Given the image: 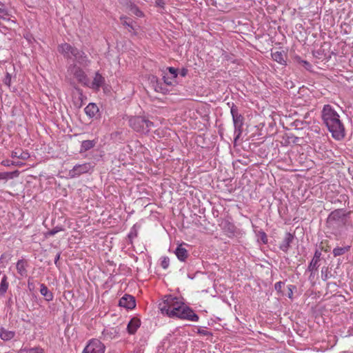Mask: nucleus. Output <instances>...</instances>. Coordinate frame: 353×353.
<instances>
[{
    "instance_id": "f257e3e1",
    "label": "nucleus",
    "mask_w": 353,
    "mask_h": 353,
    "mask_svg": "<svg viewBox=\"0 0 353 353\" xmlns=\"http://www.w3.org/2000/svg\"><path fill=\"white\" fill-rule=\"evenodd\" d=\"M159 313L163 316L197 322L199 316L194 310L172 295H165L158 305Z\"/></svg>"
},
{
    "instance_id": "f03ea898",
    "label": "nucleus",
    "mask_w": 353,
    "mask_h": 353,
    "mask_svg": "<svg viewBox=\"0 0 353 353\" xmlns=\"http://www.w3.org/2000/svg\"><path fill=\"white\" fill-rule=\"evenodd\" d=\"M321 117L334 139L341 141L345 138V126L333 106L330 104L324 105L321 112Z\"/></svg>"
},
{
    "instance_id": "7ed1b4c3",
    "label": "nucleus",
    "mask_w": 353,
    "mask_h": 353,
    "mask_svg": "<svg viewBox=\"0 0 353 353\" xmlns=\"http://www.w3.org/2000/svg\"><path fill=\"white\" fill-rule=\"evenodd\" d=\"M346 216L347 214L344 209L332 211L326 220L327 228L335 236L341 234L346 224Z\"/></svg>"
},
{
    "instance_id": "20e7f679",
    "label": "nucleus",
    "mask_w": 353,
    "mask_h": 353,
    "mask_svg": "<svg viewBox=\"0 0 353 353\" xmlns=\"http://www.w3.org/2000/svg\"><path fill=\"white\" fill-rule=\"evenodd\" d=\"M58 51L67 59L74 57L77 63L83 67H87L90 63V60L83 51L79 50L68 43L59 45Z\"/></svg>"
},
{
    "instance_id": "39448f33",
    "label": "nucleus",
    "mask_w": 353,
    "mask_h": 353,
    "mask_svg": "<svg viewBox=\"0 0 353 353\" xmlns=\"http://www.w3.org/2000/svg\"><path fill=\"white\" fill-rule=\"evenodd\" d=\"M230 113L234 125V141L236 142L243 133L244 117L242 114L239 113V109L234 103H232V105L230 106Z\"/></svg>"
},
{
    "instance_id": "423d86ee",
    "label": "nucleus",
    "mask_w": 353,
    "mask_h": 353,
    "mask_svg": "<svg viewBox=\"0 0 353 353\" xmlns=\"http://www.w3.org/2000/svg\"><path fill=\"white\" fill-rule=\"evenodd\" d=\"M129 124L135 131L147 134L153 123L144 117H133L129 120Z\"/></svg>"
},
{
    "instance_id": "0eeeda50",
    "label": "nucleus",
    "mask_w": 353,
    "mask_h": 353,
    "mask_svg": "<svg viewBox=\"0 0 353 353\" xmlns=\"http://www.w3.org/2000/svg\"><path fill=\"white\" fill-rule=\"evenodd\" d=\"M68 72L73 74L78 81L85 85H88V79L83 69L77 64H72L68 68Z\"/></svg>"
},
{
    "instance_id": "6e6552de",
    "label": "nucleus",
    "mask_w": 353,
    "mask_h": 353,
    "mask_svg": "<svg viewBox=\"0 0 353 353\" xmlns=\"http://www.w3.org/2000/svg\"><path fill=\"white\" fill-rule=\"evenodd\" d=\"M177 76L178 70L173 67H168L165 70L162 71V79L168 85H172L175 83Z\"/></svg>"
},
{
    "instance_id": "1a4fd4ad",
    "label": "nucleus",
    "mask_w": 353,
    "mask_h": 353,
    "mask_svg": "<svg viewBox=\"0 0 353 353\" xmlns=\"http://www.w3.org/2000/svg\"><path fill=\"white\" fill-rule=\"evenodd\" d=\"M105 345L98 339H92L84 348L83 353H104Z\"/></svg>"
},
{
    "instance_id": "9d476101",
    "label": "nucleus",
    "mask_w": 353,
    "mask_h": 353,
    "mask_svg": "<svg viewBox=\"0 0 353 353\" xmlns=\"http://www.w3.org/2000/svg\"><path fill=\"white\" fill-rule=\"evenodd\" d=\"M219 226L224 233L230 238L236 236L239 234V230L234 224L228 219H223L219 223Z\"/></svg>"
},
{
    "instance_id": "9b49d317",
    "label": "nucleus",
    "mask_w": 353,
    "mask_h": 353,
    "mask_svg": "<svg viewBox=\"0 0 353 353\" xmlns=\"http://www.w3.org/2000/svg\"><path fill=\"white\" fill-rule=\"evenodd\" d=\"M92 168V165L90 163H85L83 164H78L73 167L70 170L69 175L72 178L77 177L82 174L87 173Z\"/></svg>"
},
{
    "instance_id": "f8f14e48",
    "label": "nucleus",
    "mask_w": 353,
    "mask_h": 353,
    "mask_svg": "<svg viewBox=\"0 0 353 353\" xmlns=\"http://www.w3.org/2000/svg\"><path fill=\"white\" fill-rule=\"evenodd\" d=\"M119 306L125 307L127 309H133L136 306L135 299L133 296L130 294H125L119 300Z\"/></svg>"
},
{
    "instance_id": "ddd939ff",
    "label": "nucleus",
    "mask_w": 353,
    "mask_h": 353,
    "mask_svg": "<svg viewBox=\"0 0 353 353\" xmlns=\"http://www.w3.org/2000/svg\"><path fill=\"white\" fill-rule=\"evenodd\" d=\"M294 239V235L287 232L285 234L284 239L279 245V249L283 252L287 253L290 248L291 243Z\"/></svg>"
},
{
    "instance_id": "4468645a",
    "label": "nucleus",
    "mask_w": 353,
    "mask_h": 353,
    "mask_svg": "<svg viewBox=\"0 0 353 353\" xmlns=\"http://www.w3.org/2000/svg\"><path fill=\"white\" fill-rule=\"evenodd\" d=\"M321 256V252L316 250L313 258L307 267V271H317L319 267V261Z\"/></svg>"
},
{
    "instance_id": "2eb2a0df",
    "label": "nucleus",
    "mask_w": 353,
    "mask_h": 353,
    "mask_svg": "<svg viewBox=\"0 0 353 353\" xmlns=\"http://www.w3.org/2000/svg\"><path fill=\"white\" fill-rule=\"evenodd\" d=\"M85 113L90 118L94 117L99 112L98 106L94 103H90L84 109Z\"/></svg>"
},
{
    "instance_id": "dca6fc26",
    "label": "nucleus",
    "mask_w": 353,
    "mask_h": 353,
    "mask_svg": "<svg viewBox=\"0 0 353 353\" xmlns=\"http://www.w3.org/2000/svg\"><path fill=\"white\" fill-rule=\"evenodd\" d=\"M105 83V79L102 75L99 72H96L94 79L92 83L91 88L94 90H99L100 87H101Z\"/></svg>"
},
{
    "instance_id": "f3484780",
    "label": "nucleus",
    "mask_w": 353,
    "mask_h": 353,
    "mask_svg": "<svg viewBox=\"0 0 353 353\" xmlns=\"http://www.w3.org/2000/svg\"><path fill=\"white\" fill-rule=\"evenodd\" d=\"M141 325V321L137 318H132L128 324L127 330L129 334H134Z\"/></svg>"
},
{
    "instance_id": "a211bd4d",
    "label": "nucleus",
    "mask_w": 353,
    "mask_h": 353,
    "mask_svg": "<svg viewBox=\"0 0 353 353\" xmlns=\"http://www.w3.org/2000/svg\"><path fill=\"white\" fill-rule=\"evenodd\" d=\"M175 254L181 261H185L188 256L187 250L182 247V245H179L176 248Z\"/></svg>"
},
{
    "instance_id": "6ab92c4d",
    "label": "nucleus",
    "mask_w": 353,
    "mask_h": 353,
    "mask_svg": "<svg viewBox=\"0 0 353 353\" xmlns=\"http://www.w3.org/2000/svg\"><path fill=\"white\" fill-rule=\"evenodd\" d=\"M27 262L23 259H20L17 263V272L22 276L27 275L26 270Z\"/></svg>"
},
{
    "instance_id": "aec40b11",
    "label": "nucleus",
    "mask_w": 353,
    "mask_h": 353,
    "mask_svg": "<svg viewBox=\"0 0 353 353\" xmlns=\"http://www.w3.org/2000/svg\"><path fill=\"white\" fill-rule=\"evenodd\" d=\"M40 293L42 296H43L45 297V299L47 301H52L53 297H54L52 292H50L48 289L47 286L43 283L41 284Z\"/></svg>"
},
{
    "instance_id": "412c9836",
    "label": "nucleus",
    "mask_w": 353,
    "mask_h": 353,
    "mask_svg": "<svg viewBox=\"0 0 353 353\" xmlns=\"http://www.w3.org/2000/svg\"><path fill=\"white\" fill-rule=\"evenodd\" d=\"M284 57L285 55L283 52L276 51L272 53V57L273 60L283 65H286V61L285 60Z\"/></svg>"
},
{
    "instance_id": "4be33fe9",
    "label": "nucleus",
    "mask_w": 353,
    "mask_h": 353,
    "mask_svg": "<svg viewBox=\"0 0 353 353\" xmlns=\"http://www.w3.org/2000/svg\"><path fill=\"white\" fill-rule=\"evenodd\" d=\"M96 142L94 140H85L82 141L80 152H86L95 146Z\"/></svg>"
},
{
    "instance_id": "5701e85b",
    "label": "nucleus",
    "mask_w": 353,
    "mask_h": 353,
    "mask_svg": "<svg viewBox=\"0 0 353 353\" xmlns=\"http://www.w3.org/2000/svg\"><path fill=\"white\" fill-rule=\"evenodd\" d=\"M9 283L8 281V277L4 274L0 282V296H4L8 289Z\"/></svg>"
},
{
    "instance_id": "b1692460",
    "label": "nucleus",
    "mask_w": 353,
    "mask_h": 353,
    "mask_svg": "<svg viewBox=\"0 0 353 353\" xmlns=\"http://www.w3.org/2000/svg\"><path fill=\"white\" fill-rule=\"evenodd\" d=\"M15 332L13 331H9L4 328L0 330V337L3 341H9L14 338Z\"/></svg>"
},
{
    "instance_id": "393cba45",
    "label": "nucleus",
    "mask_w": 353,
    "mask_h": 353,
    "mask_svg": "<svg viewBox=\"0 0 353 353\" xmlns=\"http://www.w3.org/2000/svg\"><path fill=\"white\" fill-rule=\"evenodd\" d=\"M12 157L26 160L30 157V155L28 152H20V150H16L12 152Z\"/></svg>"
},
{
    "instance_id": "a878e982",
    "label": "nucleus",
    "mask_w": 353,
    "mask_h": 353,
    "mask_svg": "<svg viewBox=\"0 0 353 353\" xmlns=\"http://www.w3.org/2000/svg\"><path fill=\"white\" fill-rule=\"evenodd\" d=\"M350 247H337L334 248L332 252L334 256H339L344 254L346 252L349 250Z\"/></svg>"
},
{
    "instance_id": "bb28decb",
    "label": "nucleus",
    "mask_w": 353,
    "mask_h": 353,
    "mask_svg": "<svg viewBox=\"0 0 353 353\" xmlns=\"http://www.w3.org/2000/svg\"><path fill=\"white\" fill-rule=\"evenodd\" d=\"M168 0H156V8L157 10L160 13H163L165 10V5L166 4Z\"/></svg>"
},
{
    "instance_id": "cd10ccee",
    "label": "nucleus",
    "mask_w": 353,
    "mask_h": 353,
    "mask_svg": "<svg viewBox=\"0 0 353 353\" xmlns=\"http://www.w3.org/2000/svg\"><path fill=\"white\" fill-rule=\"evenodd\" d=\"M138 234V228L136 225H134L128 235V240L130 243H132V239L136 238Z\"/></svg>"
},
{
    "instance_id": "c85d7f7f",
    "label": "nucleus",
    "mask_w": 353,
    "mask_h": 353,
    "mask_svg": "<svg viewBox=\"0 0 353 353\" xmlns=\"http://www.w3.org/2000/svg\"><path fill=\"white\" fill-rule=\"evenodd\" d=\"M296 59L307 70L310 71L312 70V66L307 61L302 60L300 57H296Z\"/></svg>"
},
{
    "instance_id": "c756f323",
    "label": "nucleus",
    "mask_w": 353,
    "mask_h": 353,
    "mask_svg": "<svg viewBox=\"0 0 353 353\" xmlns=\"http://www.w3.org/2000/svg\"><path fill=\"white\" fill-rule=\"evenodd\" d=\"M332 276L330 272L329 271V268L327 267H323L321 268V279L323 281H327Z\"/></svg>"
},
{
    "instance_id": "7c9ffc66",
    "label": "nucleus",
    "mask_w": 353,
    "mask_h": 353,
    "mask_svg": "<svg viewBox=\"0 0 353 353\" xmlns=\"http://www.w3.org/2000/svg\"><path fill=\"white\" fill-rule=\"evenodd\" d=\"M161 266L163 269H167L170 265V259L168 256H163L160 259Z\"/></svg>"
},
{
    "instance_id": "2f4dec72",
    "label": "nucleus",
    "mask_w": 353,
    "mask_h": 353,
    "mask_svg": "<svg viewBox=\"0 0 353 353\" xmlns=\"http://www.w3.org/2000/svg\"><path fill=\"white\" fill-rule=\"evenodd\" d=\"M121 20L122 21V23L124 26H128L131 30H134V27L132 24V21L130 19H128L125 17H121Z\"/></svg>"
},
{
    "instance_id": "473e14b6",
    "label": "nucleus",
    "mask_w": 353,
    "mask_h": 353,
    "mask_svg": "<svg viewBox=\"0 0 353 353\" xmlns=\"http://www.w3.org/2000/svg\"><path fill=\"white\" fill-rule=\"evenodd\" d=\"M63 230H64L63 227L57 226V227L54 228L53 229H52L51 230L48 231L47 232V235L53 236L55 234H57V232H59L60 231H63Z\"/></svg>"
},
{
    "instance_id": "72a5a7b5",
    "label": "nucleus",
    "mask_w": 353,
    "mask_h": 353,
    "mask_svg": "<svg viewBox=\"0 0 353 353\" xmlns=\"http://www.w3.org/2000/svg\"><path fill=\"white\" fill-rule=\"evenodd\" d=\"M196 333L202 336H211L212 333L202 328L198 327Z\"/></svg>"
},
{
    "instance_id": "f704fd0d",
    "label": "nucleus",
    "mask_w": 353,
    "mask_h": 353,
    "mask_svg": "<svg viewBox=\"0 0 353 353\" xmlns=\"http://www.w3.org/2000/svg\"><path fill=\"white\" fill-rule=\"evenodd\" d=\"M222 58L224 59V60H227V61H230L231 63H234L235 62V60L233 57V55L232 54H230L225 52H224L223 54H222Z\"/></svg>"
},
{
    "instance_id": "c9c22d12",
    "label": "nucleus",
    "mask_w": 353,
    "mask_h": 353,
    "mask_svg": "<svg viewBox=\"0 0 353 353\" xmlns=\"http://www.w3.org/2000/svg\"><path fill=\"white\" fill-rule=\"evenodd\" d=\"M11 79H12L11 74L8 72H6V74L5 76V78L3 80V82L6 85H7L9 88L10 87V84H11Z\"/></svg>"
},
{
    "instance_id": "e433bc0d",
    "label": "nucleus",
    "mask_w": 353,
    "mask_h": 353,
    "mask_svg": "<svg viewBox=\"0 0 353 353\" xmlns=\"http://www.w3.org/2000/svg\"><path fill=\"white\" fill-rule=\"evenodd\" d=\"M26 353H44V351L42 348L36 347L33 348H30L26 350Z\"/></svg>"
},
{
    "instance_id": "4c0bfd02",
    "label": "nucleus",
    "mask_w": 353,
    "mask_h": 353,
    "mask_svg": "<svg viewBox=\"0 0 353 353\" xmlns=\"http://www.w3.org/2000/svg\"><path fill=\"white\" fill-rule=\"evenodd\" d=\"M284 285V283L282 281H278L274 284V289L278 292H281L282 288Z\"/></svg>"
},
{
    "instance_id": "58836bf2",
    "label": "nucleus",
    "mask_w": 353,
    "mask_h": 353,
    "mask_svg": "<svg viewBox=\"0 0 353 353\" xmlns=\"http://www.w3.org/2000/svg\"><path fill=\"white\" fill-rule=\"evenodd\" d=\"M2 165L5 166H10V165H19V162H15L10 160H6L2 161Z\"/></svg>"
},
{
    "instance_id": "ea45409f",
    "label": "nucleus",
    "mask_w": 353,
    "mask_h": 353,
    "mask_svg": "<svg viewBox=\"0 0 353 353\" xmlns=\"http://www.w3.org/2000/svg\"><path fill=\"white\" fill-rule=\"evenodd\" d=\"M131 10L132 12L138 17H141L143 15L142 12L136 6L133 7Z\"/></svg>"
},
{
    "instance_id": "a19ab883",
    "label": "nucleus",
    "mask_w": 353,
    "mask_h": 353,
    "mask_svg": "<svg viewBox=\"0 0 353 353\" xmlns=\"http://www.w3.org/2000/svg\"><path fill=\"white\" fill-rule=\"evenodd\" d=\"M288 297L290 299H292V295H293L292 290L296 288V287L294 285H289L288 286Z\"/></svg>"
},
{
    "instance_id": "79ce46f5",
    "label": "nucleus",
    "mask_w": 353,
    "mask_h": 353,
    "mask_svg": "<svg viewBox=\"0 0 353 353\" xmlns=\"http://www.w3.org/2000/svg\"><path fill=\"white\" fill-rule=\"evenodd\" d=\"M155 90L156 92H161L162 93H165L167 90H165V89H163L161 85H159V83L157 81H156V88H155Z\"/></svg>"
},
{
    "instance_id": "37998d69",
    "label": "nucleus",
    "mask_w": 353,
    "mask_h": 353,
    "mask_svg": "<svg viewBox=\"0 0 353 353\" xmlns=\"http://www.w3.org/2000/svg\"><path fill=\"white\" fill-rule=\"evenodd\" d=\"M260 236H261V241L264 243H266L268 242V237H267L266 234L264 232H260Z\"/></svg>"
},
{
    "instance_id": "c03bdc74",
    "label": "nucleus",
    "mask_w": 353,
    "mask_h": 353,
    "mask_svg": "<svg viewBox=\"0 0 353 353\" xmlns=\"http://www.w3.org/2000/svg\"><path fill=\"white\" fill-rule=\"evenodd\" d=\"M10 174L9 172H0V180H6Z\"/></svg>"
},
{
    "instance_id": "a18cd8bd",
    "label": "nucleus",
    "mask_w": 353,
    "mask_h": 353,
    "mask_svg": "<svg viewBox=\"0 0 353 353\" xmlns=\"http://www.w3.org/2000/svg\"><path fill=\"white\" fill-rule=\"evenodd\" d=\"M60 256H61V252H58L54 258V264L56 265V266H59V260L60 259Z\"/></svg>"
},
{
    "instance_id": "49530a36",
    "label": "nucleus",
    "mask_w": 353,
    "mask_h": 353,
    "mask_svg": "<svg viewBox=\"0 0 353 353\" xmlns=\"http://www.w3.org/2000/svg\"><path fill=\"white\" fill-rule=\"evenodd\" d=\"M6 8H5V6L0 3V13H6Z\"/></svg>"
},
{
    "instance_id": "de8ad7c7",
    "label": "nucleus",
    "mask_w": 353,
    "mask_h": 353,
    "mask_svg": "<svg viewBox=\"0 0 353 353\" xmlns=\"http://www.w3.org/2000/svg\"><path fill=\"white\" fill-rule=\"evenodd\" d=\"M188 74V70L186 68H183L180 72V74L182 77H185Z\"/></svg>"
},
{
    "instance_id": "09e8293b",
    "label": "nucleus",
    "mask_w": 353,
    "mask_h": 353,
    "mask_svg": "<svg viewBox=\"0 0 353 353\" xmlns=\"http://www.w3.org/2000/svg\"><path fill=\"white\" fill-rule=\"evenodd\" d=\"M310 276H309V279H310V281H312V279H314V276H315V275H316V271H310Z\"/></svg>"
},
{
    "instance_id": "8fccbe9b",
    "label": "nucleus",
    "mask_w": 353,
    "mask_h": 353,
    "mask_svg": "<svg viewBox=\"0 0 353 353\" xmlns=\"http://www.w3.org/2000/svg\"><path fill=\"white\" fill-rule=\"evenodd\" d=\"M109 332H110V334H112V332H111V331H110V330L109 331L108 330H104V331H103V334L105 336V335H107V334H109Z\"/></svg>"
},
{
    "instance_id": "3c124183",
    "label": "nucleus",
    "mask_w": 353,
    "mask_h": 353,
    "mask_svg": "<svg viewBox=\"0 0 353 353\" xmlns=\"http://www.w3.org/2000/svg\"><path fill=\"white\" fill-rule=\"evenodd\" d=\"M309 116V113H306L305 115L304 116V119H306Z\"/></svg>"
},
{
    "instance_id": "603ef678",
    "label": "nucleus",
    "mask_w": 353,
    "mask_h": 353,
    "mask_svg": "<svg viewBox=\"0 0 353 353\" xmlns=\"http://www.w3.org/2000/svg\"><path fill=\"white\" fill-rule=\"evenodd\" d=\"M295 122H296V123H301V124H303V121H298V120H296V121H295Z\"/></svg>"
},
{
    "instance_id": "864d4df0",
    "label": "nucleus",
    "mask_w": 353,
    "mask_h": 353,
    "mask_svg": "<svg viewBox=\"0 0 353 353\" xmlns=\"http://www.w3.org/2000/svg\"><path fill=\"white\" fill-rule=\"evenodd\" d=\"M304 123H305V124H309V123H308V122H307V121H305Z\"/></svg>"
},
{
    "instance_id": "5fc2aeb1",
    "label": "nucleus",
    "mask_w": 353,
    "mask_h": 353,
    "mask_svg": "<svg viewBox=\"0 0 353 353\" xmlns=\"http://www.w3.org/2000/svg\"><path fill=\"white\" fill-rule=\"evenodd\" d=\"M3 17L1 16H0V19H2Z\"/></svg>"
}]
</instances>
